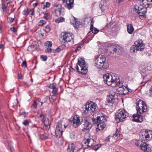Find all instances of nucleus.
I'll return each instance as SVG.
<instances>
[{"instance_id": "nucleus-1", "label": "nucleus", "mask_w": 152, "mask_h": 152, "mask_svg": "<svg viewBox=\"0 0 152 152\" xmlns=\"http://www.w3.org/2000/svg\"><path fill=\"white\" fill-rule=\"evenodd\" d=\"M142 2L144 5H136L134 9V11L138 14L142 19L145 17L147 9L152 7V0H142Z\"/></svg>"}, {"instance_id": "nucleus-2", "label": "nucleus", "mask_w": 152, "mask_h": 152, "mask_svg": "<svg viewBox=\"0 0 152 152\" xmlns=\"http://www.w3.org/2000/svg\"><path fill=\"white\" fill-rule=\"evenodd\" d=\"M104 82L108 86H119L122 83L120 81V77H118L114 74L112 75L109 73L106 74L103 76Z\"/></svg>"}, {"instance_id": "nucleus-3", "label": "nucleus", "mask_w": 152, "mask_h": 152, "mask_svg": "<svg viewBox=\"0 0 152 152\" xmlns=\"http://www.w3.org/2000/svg\"><path fill=\"white\" fill-rule=\"evenodd\" d=\"M87 64L83 58H80L76 65V68L77 70L83 75L86 74L88 72Z\"/></svg>"}, {"instance_id": "nucleus-4", "label": "nucleus", "mask_w": 152, "mask_h": 152, "mask_svg": "<svg viewBox=\"0 0 152 152\" xmlns=\"http://www.w3.org/2000/svg\"><path fill=\"white\" fill-rule=\"evenodd\" d=\"M68 125L67 120L60 121L58 122L55 131V135L56 137L58 138L62 135L63 131L65 129Z\"/></svg>"}, {"instance_id": "nucleus-5", "label": "nucleus", "mask_w": 152, "mask_h": 152, "mask_svg": "<svg viewBox=\"0 0 152 152\" xmlns=\"http://www.w3.org/2000/svg\"><path fill=\"white\" fill-rule=\"evenodd\" d=\"M105 61L106 58L104 56H97L95 59V66L99 69H106L108 66Z\"/></svg>"}, {"instance_id": "nucleus-6", "label": "nucleus", "mask_w": 152, "mask_h": 152, "mask_svg": "<svg viewBox=\"0 0 152 152\" xmlns=\"http://www.w3.org/2000/svg\"><path fill=\"white\" fill-rule=\"evenodd\" d=\"M128 116V113L124 109L119 110L116 113L115 118L118 122L123 121Z\"/></svg>"}, {"instance_id": "nucleus-7", "label": "nucleus", "mask_w": 152, "mask_h": 152, "mask_svg": "<svg viewBox=\"0 0 152 152\" xmlns=\"http://www.w3.org/2000/svg\"><path fill=\"white\" fill-rule=\"evenodd\" d=\"M94 140L91 138L90 134L89 133L85 134V139L83 141V146H85V148L92 146L94 144Z\"/></svg>"}, {"instance_id": "nucleus-8", "label": "nucleus", "mask_w": 152, "mask_h": 152, "mask_svg": "<svg viewBox=\"0 0 152 152\" xmlns=\"http://www.w3.org/2000/svg\"><path fill=\"white\" fill-rule=\"evenodd\" d=\"M53 8L54 10L53 12L56 16H59L64 14V9L62 7L61 4L56 3L53 5Z\"/></svg>"}, {"instance_id": "nucleus-9", "label": "nucleus", "mask_w": 152, "mask_h": 152, "mask_svg": "<svg viewBox=\"0 0 152 152\" xmlns=\"http://www.w3.org/2000/svg\"><path fill=\"white\" fill-rule=\"evenodd\" d=\"M147 107L145 103L141 100H139L137 102L136 109L137 113L142 114L147 111Z\"/></svg>"}, {"instance_id": "nucleus-10", "label": "nucleus", "mask_w": 152, "mask_h": 152, "mask_svg": "<svg viewBox=\"0 0 152 152\" xmlns=\"http://www.w3.org/2000/svg\"><path fill=\"white\" fill-rule=\"evenodd\" d=\"M98 107L96 104L93 103L91 104L87 103L85 105L84 112L86 113H87L89 111H91L93 112Z\"/></svg>"}, {"instance_id": "nucleus-11", "label": "nucleus", "mask_w": 152, "mask_h": 152, "mask_svg": "<svg viewBox=\"0 0 152 152\" xmlns=\"http://www.w3.org/2000/svg\"><path fill=\"white\" fill-rule=\"evenodd\" d=\"M64 34L63 35V40L64 41V43L66 42H71L73 43V35L72 33L64 32Z\"/></svg>"}, {"instance_id": "nucleus-12", "label": "nucleus", "mask_w": 152, "mask_h": 152, "mask_svg": "<svg viewBox=\"0 0 152 152\" xmlns=\"http://www.w3.org/2000/svg\"><path fill=\"white\" fill-rule=\"evenodd\" d=\"M146 66L144 65H142L139 67V69L141 72V74L143 77V80H145V81H147V80L149 78L148 75L147 74V71H146Z\"/></svg>"}, {"instance_id": "nucleus-13", "label": "nucleus", "mask_w": 152, "mask_h": 152, "mask_svg": "<svg viewBox=\"0 0 152 152\" xmlns=\"http://www.w3.org/2000/svg\"><path fill=\"white\" fill-rule=\"evenodd\" d=\"M71 121L73 126L75 128L77 127L81 124L80 117L77 115H75Z\"/></svg>"}, {"instance_id": "nucleus-14", "label": "nucleus", "mask_w": 152, "mask_h": 152, "mask_svg": "<svg viewBox=\"0 0 152 152\" xmlns=\"http://www.w3.org/2000/svg\"><path fill=\"white\" fill-rule=\"evenodd\" d=\"M134 45L137 51H142L145 48V46L141 40H138L136 41L135 42Z\"/></svg>"}, {"instance_id": "nucleus-15", "label": "nucleus", "mask_w": 152, "mask_h": 152, "mask_svg": "<svg viewBox=\"0 0 152 152\" xmlns=\"http://www.w3.org/2000/svg\"><path fill=\"white\" fill-rule=\"evenodd\" d=\"M140 149L144 152H150L151 149L148 145L145 142L141 141L140 145Z\"/></svg>"}, {"instance_id": "nucleus-16", "label": "nucleus", "mask_w": 152, "mask_h": 152, "mask_svg": "<svg viewBox=\"0 0 152 152\" xmlns=\"http://www.w3.org/2000/svg\"><path fill=\"white\" fill-rule=\"evenodd\" d=\"M102 116H98L96 119L94 118H92V120L94 124L96 123V122L105 123L107 120L104 117L105 115L103 114H102Z\"/></svg>"}, {"instance_id": "nucleus-17", "label": "nucleus", "mask_w": 152, "mask_h": 152, "mask_svg": "<svg viewBox=\"0 0 152 152\" xmlns=\"http://www.w3.org/2000/svg\"><path fill=\"white\" fill-rule=\"evenodd\" d=\"M133 118L132 121L137 122L140 123L143 120L142 116L140 115L137 114H134L133 115Z\"/></svg>"}, {"instance_id": "nucleus-18", "label": "nucleus", "mask_w": 152, "mask_h": 152, "mask_svg": "<svg viewBox=\"0 0 152 152\" xmlns=\"http://www.w3.org/2000/svg\"><path fill=\"white\" fill-rule=\"evenodd\" d=\"M68 152H77V149L75 145L73 143H70L67 149Z\"/></svg>"}, {"instance_id": "nucleus-19", "label": "nucleus", "mask_w": 152, "mask_h": 152, "mask_svg": "<svg viewBox=\"0 0 152 152\" xmlns=\"http://www.w3.org/2000/svg\"><path fill=\"white\" fill-rule=\"evenodd\" d=\"M149 134L146 132V131H143L140 134V136L141 137L143 140L146 141H148L149 140V139L147 137Z\"/></svg>"}, {"instance_id": "nucleus-20", "label": "nucleus", "mask_w": 152, "mask_h": 152, "mask_svg": "<svg viewBox=\"0 0 152 152\" xmlns=\"http://www.w3.org/2000/svg\"><path fill=\"white\" fill-rule=\"evenodd\" d=\"M123 83V82L122 81V83L120 84V85H121V86H119V87L118 88L117 90L118 92V94H125L124 93V91H125V89L126 88V87L125 86H124L122 84Z\"/></svg>"}, {"instance_id": "nucleus-21", "label": "nucleus", "mask_w": 152, "mask_h": 152, "mask_svg": "<svg viewBox=\"0 0 152 152\" xmlns=\"http://www.w3.org/2000/svg\"><path fill=\"white\" fill-rule=\"evenodd\" d=\"M95 124L97 125V129L99 130H102L106 126L105 123L96 122V123Z\"/></svg>"}, {"instance_id": "nucleus-22", "label": "nucleus", "mask_w": 152, "mask_h": 152, "mask_svg": "<svg viewBox=\"0 0 152 152\" xmlns=\"http://www.w3.org/2000/svg\"><path fill=\"white\" fill-rule=\"evenodd\" d=\"M107 2V0H102L100 3L99 7L101 11L104 12L105 10V5Z\"/></svg>"}, {"instance_id": "nucleus-23", "label": "nucleus", "mask_w": 152, "mask_h": 152, "mask_svg": "<svg viewBox=\"0 0 152 152\" xmlns=\"http://www.w3.org/2000/svg\"><path fill=\"white\" fill-rule=\"evenodd\" d=\"M83 125L84 126V129L87 130H90L92 126V124L87 121H85Z\"/></svg>"}, {"instance_id": "nucleus-24", "label": "nucleus", "mask_w": 152, "mask_h": 152, "mask_svg": "<svg viewBox=\"0 0 152 152\" xmlns=\"http://www.w3.org/2000/svg\"><path fill=\"white\" fill-rule=\"evenodd\" d=\"M114 97V95L110 94L108 97L107 102L109 103H112V104L114 103L115 100Z\"/></svg>"}, {"instance_id": "nucleus-25", "label": "nucleus", "mask_w": 152, "mask_h": 152, "mask_svg": "<svg viewBox=\"0 0 152 152\" xmlns=\"http://www.w3.org/2000/svg\"><path fill=\"white\" fill-rule=\"evenodd\" d=\"M127 30L128 32L130 34L132 33L134 31V28L131 24H128L127 25Z\"/></svg>"}, {"instance_id": "nucleus-26", "label": "nucleus", "mask_w": 152, "mask_h": 152, "mask_svg": "<svg viewBox=\"0 0 152 152\" xmlns=\"http://www.w3.org/2000/svg\"><path fill=\"white\" fill-rule=\"evenodd\" d=\"M8 4L9 2H5L2 3L1 8L4 12H7L8 11L7 5Z\"/></svg>"}, {"instance_id": "nucleus-27", "label": "nucleus", "mask_w": 152, "mask_h": 152, "mask_svg": "<svg viewBox=\"0 0 152 152\" xmlns=\"http://www.w3.org/2000/svg\"><path fill=\"white\" fill-rule=\"evenodd\" d=\"M36 48V47L34 45H29L28 48L27 50L30 51H34Z\"/></svg>"}, {"instance_id": "nucleus-28", "label": "nucleus", "mask_w": 152, "mask_h": 152, "mask_svg": "<svg viewBox=\"0 0 152 152\" xmlns=\"http://www.w3.org/2000/svg\"><path fill=\"white\" fill-rule=\"evenodd\" d=\"M40 102V101L39 100L34 101L33 104L31 105V107L32 108L36 109L37 107V105L38 104V102Z\"/></svg>"}, {"instance_id": "nucleus-29", "label": "nucleus", "mask_w": 152, "mask_h": 152, "mask_svg": "<svg viewBox=\"0 0 152 152\" xmlns=\"http://www.w3.org/2000/svg\"><path fill=\"white\" fill-rule=\"evenodd\" d=\"M48 134L47 133H45L43 134L40 135V137L42 140H46L48 138Z\"/></svg>"}, {"instance_id": "nucleus-30", "label": "nucleus", "mask_w": 152, "mask_h": 152, "mask_svg": "<svg viewBox=\"0 0 152 152\" xmlns=\"http://www.w3.org/2000/svg\"><path fill=\"white\" fill-rule=\"evenodd\" d=\"M64 18L62 17H60L59 18L55 20V22L57 23H59L63 22L64 21Z\"/></svg>"}, {"instance_id": "nucleus-31", "label": "nucleus", "mask_w": 152, "mask_h": 152, "mask_svg": "<svg viewBox=\"0 0 152 152\" xmlns=\"http://www.w3.org/2000/svg\"><path fill=\"white\" fill-rule=\"evenodd\" d=\"M92 146V148L93 149L96 150L98 149L100 147V145L97 144L93 145Z\"/></svg>"}, {"instance_id": "nucleus-32", "label": "nucleus", "mask_w": 152, "mask_h": 152, "mask_svg": "<svg viewBox=\"0 0 152 152\" xmlns=\"http://www.w3.org/2000/svg\"><path fill=\"white\" fill-rule=\"evenodd\" d=\"M22 14L23 15H28L30 14V12L28 11V9L26 8L22 12Z\"/></svg>"}, {"instance_id": "nucleus-33", "label": "nucleus", "mask_w": 152, "mask_h": 152, "mask_svg": "<svg viewBox=\"0 0 152 152\" xmlns=\"http://www.w3.org/2000/svg\"><path fill=\"white\" fill-rule=\"evenodd\" d=\"M43 17L44 19L48 20L50 18V15L48 13H45L44 14Z\"/></svg>"}, {"instance_id": "nucleus-34", "label": "nucleus", "mask_w": 152, "mask_h": 152, "mask_svg": "<svg viewBox=\"0 0 152 152\" xmlns=\"http://www.w3.org/2000/svg\"><path fill=\"white\" fill-rule=\"evenodd\" d=\"M136 50H137V49H136L135 45L134 44L131 48L130 51L131 52L133 53L135 52Z\"/></svg>"}, {"instance_id": "nucleus-35", "label": "nucleus", "mask_w": 152, "mask_h": 152, "mask_svg": "<svg viewBox=\"0 0 152 152\" xmlns=\"http://www.w3.org/2000/svg\"><path fill=\"white\" fill-rule=\"evenodd\" d=\"M43 121L44 123V125L50 126V123L49 121V120L48 119L47 120H44Z\"/></svg>"}, {"instance_id": "nucleus-36", "label": "nucleus", "mask_w": 152, "mask_h": 152, "mask_svg": "<svg viewBox=\"0 0 152 152\" xmlns=\"http://www.w3.org/2000/svg\"><path fill=\"white\" fill-rule=\"evenodd\" d=\"M45 45L48 47H51L52 45V42L50 41H47L45 43Z\"/></svg>"}, {"instance_id": "nucleus-37", "label": "nucleus", "mask_w": 152, "mask_h": 152, "mask_svg": "<svg viewBox=\"0 0 152 152\" xmlns=\"http://www.w3.org/2000/svg\"><path fill=\"white\" fill-rule=\"evenodd\" d=\"M45 31L47 33L49 32L50 31V27L48 26H45Z\"/></svg>"}, {"instance_id": "nucleus-38", "label": "nucleus", "mask_w": 152, "mask_h": 152, "mask_svg": "<svg viewBox=\"0 0 152 152\" xmlns=\"http://www.w3.org/2000/svg\"><path fill=\"white\" fill-rule=\"evenodd\" d=\"M56 83H53V84H50L49 86V87L53 89L56 87Z\"/></svg>"}, {"instance_id": "nucleus-39", "label": "nucleus", "mask_w": 152, "mask_h": 152, "mask_svg": "<svg viewBox=\"0 0 152 152\" xmlns=\"http://www.w3.org/2000/svg\"><path fill=\"white\" fill-rule=\"evenodd\" d=\"M22 124L26 126L28 125L29 122L27 120H26L22 122Z\"/></svg>"}, {"instance_id": "nucleus-40", "label": "nucleus", "mask_w": 152, "mask_h": 152, "mask_svg": "<svg viewBox=\"0 0 152 152\" xmlns=\"http://www.w3.org/2000/svg\"><path fill=\"white\" fill-rule=\"evenodd\" d=\"M146 132L147 133H148V134H149L148 135V136L147 137H148V138L150 140V137L151 135V138H152V131H150V130H149L148 131V130H146Z\"/></svg>"}, {"instance_id": "nucleus-41", "label": "nucleus", "mask_w": 152, "mask_h": 152, "mask_svg": "<svg viewBox=\"0 0 152 152\" xmlns=\"http://www.w3.org/2000/svg\"><path fill=\"white\" fill-rule=\"evenodd\" d=\"M58 91V88H56V87H55V88H54V89H53L52 92L54 94L56 95Z\"/></svg>"}, {"instance_id": "nucleus-42", "label": "nucleus", "mask_w": 152, "mask_h": 152, "mask_svg": "<svg viewBox=\"0 0 152 152\" xmlns=\"http://www.w3.org/2000/svg\"><path fill=\"white\" fill-rule=\"evenodd\" d=\"M120 134H119V132H116V133L113 135V137L115 139H116L118 138V137L120 136Z\"/></svg>"}, {"instance_id": "nucleus-43", "label": "nucleus", "mask_w": 152, "mask_h": 152, "mask_svg": "<svg viewBox=\"0 0 152 152\" xmlns=\"http://www.w3.org/2000/svg\"><path fill=\"white\" fill-rule=\"evenodd\" d=\"M7 20L8 22L10 23H11L14 20V18L8 17Z\"/></svg>"}, {"instance_id": "nucleus-44", "label": "nucleus", "mask_w": 152, "mask_h": 152, "mask_svg": "<svg viewBox=\"0 0 152 152\" xmlns=\"http://www.w3.org/2000/svg\"><path fill=\"white\" fill-rule=\"evenodd\" d=\"M46 22L45 20H41L39 23V26H42Z\"/></svg>"}, {"instance_id": "nucleus-45", "label": "nucleus", "mask_w": 152, "mask_h": 152, "mask_svg": "<svg viewBox=\"0 0 152 152\" xmlns=\"http://www.w3.org/2000/svg\"><path fill=\"white\" fill-rule=\"evenodd\" d=\"M32 129V130L33 131H34V132H37L38 129V128L37 126H35L33 127Z\"/></svg>"}, {"instance_id": "nucleus-46", "label": "nucleus", "mask_w": 152, "mask_h": 152, "mask_svg": "<svg viewBox=\"0 0 152 152\" xmlns=\"http://www.w3.org/2000/svg\"><path fill=\"white\" fill-rule=\"evenodd\" d=\"M50 6V3L48 2H47L44 4V7L45 8L49 7Z\"/></svg>"}, {"instance_id": "nucleus-47", "label": "nucleus", "mask_w": 152, "mask_h": 152, "mask_svg": "<svg viewBox=\"0 0 152 152\" xmlns=\"http://www.w3.org/2000/svg\"><path fill=\"white\" fill-rule=\"evenodd\" d=\"M50 127V126L48 125H44L43 126V128L44 130H47L49 129Z\"/></svg>"}, {"instance_id": "nucleus-48", "label": "nucleus", "mask_w": 152, "mask_h": 152, "mask_svg": "<svg viewBox=\"0 0 152 152\" xmlns=\"http://www.w3.org/2000/svg\"><path fill=\"white\" fill-rule=\"evenodd\" d=\"M92 33L94 34L97 33L99 31V30L96 28H94L92 30Z\"/></svg>"}, {"instance_id": "nucleus-49", "label": "nucleus", "mask_w": 152, "mask_h": 152, "mask_svg": "<svg viewBox=\"0 0 152 152\" xmlns=\"http://www.w3.org/2000/svg\"><path fill=\"white\" fill-rule=\"evenodd\" d=\"M41 58L43 61H45L47 59V57L46 56L42 55L41 56Z\"/></svg>"}, {"instance_id": "nucleus-50", "label": "nucleus", "mask_w": 152, "mask_h": 152, "mask_svg": "<svg viewBox=\"0 0 152 152\" xmlns=\"http://www.w3.org/2000/svg\"><path fill=\"white\" fill-rule=\"evenodd\" d=\"M75 134L74 132H72L70 133V137L72 139H74L75 138Z\"/></svg>"}, {"instance_id": "nucleus-51", "label": "nucleus", "mask_w": 152, "mask_h": 152, "mask_svg": "<svg viewBox=\"0 0 152 152\" xmlns=\"http://www.w3.org/2000/svg\"><path fill=\"white\" fill-rule=\"evenodd\" d=\"M148 94L150 96H152V86H151V88L149 89Z\"/></svg>"}, {"instance_id": "nucleus-52", "label": "nucleus", "mask_w": 152, "mask_h": 152, "mask_svg": "<svg viewBox=\"0 0 152 152\" xmlns=\"http://www.w3.org/2000/svg\"><path fill=\"white\" fill-rule=\"evenodd\" d=\"M50 47H48L46 50V52L48 53H51L52 52V49L50 48Z\"/></svg>"}, {"instance_id": "nucleus-53", "label": "nucleus", "mask_w": 152, "mask_h": 152, "mask_svg": "<svg viewBox=\"0 0 152 152\" xmlns=\"http://www.w3.org/2000/svg\"><path fill=\"white\" fill-rule=\"evenodd\" d=\"M30 12V14L31 15H34V11L33 9L30 10L29 11Z\"/></svg>"}, {"instance_id": "nucleus-54", "label": "nucleus", "mask_w": 152, "mask_h": 152, "mask_svg": "<svg viewBox=\"0 0 152 152\" xmlns=\"http://www.w3.org/2000/svg\"><path fill=\"white\" fill-rule=\"evenodd\" d=\"M60 49L58 48H56L55 50H53V53H55V52H59L60 51Z\"/></svg>"}, {"instance_id": "nucleus-55", "label": "nucleus", "mask_w": 152, "mask_h": 152, "mask_svg": "<svg viewBox=\"0 0 152 152\" xmlns=\"http://www.w3.org/2000/svg\"><path fill=\"white\" fill-rule=\"evenodd\" d=\"M4 48V44H0V49L3 50Z\"/></svg>"}, {"instance_id": "nucleus-56", "label": "nucleus", "mask_w": 152, "mask_h": 152, "mask_svg": "<svg viewBox=\"0 0 152 152\" xmlns=\"http://www.w3.org/2000/svg\"><path fill=\"white\" fill-rule=\"evenodd\" d=\"M56 95H55L54 94L53 95L51 96V98L52 99L53 101H55V100L56 99Z\"/></svg>"}, {"instance_id": "nucleus-57", "label": "nucleus", "mask_w": 152, "mask_h": 152, "mask_svg": "<svg viewBox=\"0 0 152 152\" xmlns=\"http://www.w3.org/2000/svg\"><path fill=\"white\" fill-rule=\"evenodd\" d=\"M22 66H26V61H23L22 64Z\"/></svg>"}, {"instance_id": "nucleus-58", "label": "nucleus", "mask_w": 152, "mask_h": 152, "mask_svg": "<svg viewBox=\"0 0 152 152\" xmlns=\"http://www.w3.org/2000/svg\"><path fill=\"white\" fill-rule=\"evenodd\" d=\"M141 143V142L140 141H137L135 142V144L137 146H139L140 147V144Z\"/></svg>"}, {"instance_id": "nucleus-59", "label": "nucleus", "mask_w": 152, "mask_h": 152, "mask_svg": "<svg viewBox=\"0 0 152 152\" xmlns=\"http://www.w3.org/2000/svg\"><path fill=\"white\" fill-rule=\"evenodd\" d=\"M10 30L11 31L14 32L15 31V28L14 27L11 28Z\"/></svg>"}, {"instance_id": "nucleus-60", "label": "nucleus", "mask_w": 152, "mask_h": 152, "mask_svg": "<svg viewBox=\"0 0 152 152\" xmlns=\"http://www.w3.org/2000/svg\"><path fill=\"white\" fill-rule=\"evenodd\" d=\"M21 115H22L24 117H25L26 115V112H22L20 113Z\"/></svg>"}, {"instance_id": "nucleus-61", "label": "nucleus", "mask_w": 152, "mask_h": 152, "mask_svg": "<svg viewBox=\"0 0 152 152\" xmlns=\"http://www.w3.org/2000/svg\"><path fill=\"white\" fill-rule=\"evenodd\" d=\"M39 117L40 118H42V121H43L44 120V115L43 114H41L40 115V116H39Z\"/></svg>"}, {"instance_id": "nucleus-62", "label": "nucleus", "mask_w": 152, "mask_h": 152, "mask_svg": "<svg viewBox=\"0 0 152 152\" xmlns=\"http://www.w3.org/2000/svg\"><path fill=\"white\" fill-rule=\"evenodd\" d=\"M18 77L19 79H22L23 78H22V75H20L19 74H18Z\"/></svg>"}, {"instance_id": "nucleus-63", "label": "nucleus", "mask_w": 152, "mask_h": 152, "mask_svg": "<svg viewBox=\"0 0 152 152\" xmlns=\"http://www.w3.org/2000/svg\"><path fill=\"white\" fill-rule=\"evenodd\" d=\"M93 20H91V28H92V27L93 26V23L92 22V21H93Z\"/></svg>"}, {"instance_id": "nucleus-64", "label": "nucleus", "mask_w": 152, "mask_h": 152, "mask_svg": "<svg viewBox=\"0 0 152 152\" xmlns=\"http://www.w3.org/2000/svg\"><path fill=\"white\" fill-rule=\"evenodd\" d=\"M117 49L116 48H114V49H113V51L114 52H116L117 51Z\"/></svg>"}]
</instances>
